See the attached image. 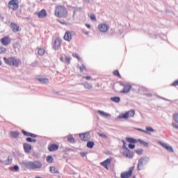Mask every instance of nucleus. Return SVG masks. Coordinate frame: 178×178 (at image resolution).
<instances>
[{
  "label": "nucleus",
  "instance_id": "obj_22",
  "mask_svg": "<svg viewBox=\"0 0 178 178\" xmlns=\"http://www.w3.org/2000/svg\"><path fill=\"white\" fill-rule=\"evenodd\" d=\"M38 81H40L42 84H48L49 81L47 78H38Z\"/></svg>",
  "mask_w": 178,
  "mask_h": 178
},
{
  "label": "nucleus",
  "instance_id": "obj_50",
  "mask_svg": "<svg viewBox=\"0 0 178 178\" xmlns=\"http://www.w3.org/2000/svg\"><path fill=\"white\" fill-rule=\"evenodd\" d=\"M79 70L80 72H84V70H86V66L81 65V67H79Z\"/></svg>",
  "mask_w": 178,
  "mask_h": 178
},
{
  "label": "nucleus",
  "instance_id": "obj_49",
  "mask_svg": "<svg viewBox=\"0 0 178 178\" xmlns=\"http://www.w3.org/2000/svg\"><path fill=\"white\" fill-rule=\"evenodd\" d=\"M76 12H81L83 10V8L81 7H76L74 8Z\"/></svg>",
  "mask_w": 178,
  "mask_h": 178
},
{
  "label": "nucleus",
  "instance_id": "obj_61",
  "mask_svg": "<svg viewBox=\"0 0 178 178\" xmlns=\"http://www.w3.org/2000/svg\"><path fill=\"white\" fill-rule=\"evenodd\" d=\"M161 99H164V101H168L167 99H165V98H163V97H162Z\"/></svg>",
  "mask_w": 178,
  "mask_h": 178
},
{
  "label": "nucleus",
  "instance_id": "obj_27",
  "mask_svg": "<svg viewBox=\"0 0 178 178\" xmlns=\"http://www.w3.org/2000/svg\"><path fill=\"white\" fill-rule=\"evenodd\" d=\"M97 113H99V115H101L102 116H103L104 118H108V116H111V114L105 113L101 110H98L97 111Z\"/></svg>",
  "mask_w": 178,
  "mask_h": 178
},
{
  "label": "nucleus",
  "instance_id": "obj_47",
  "mask_svg": "<svg viewBox=\"0 0 178 178\" xmlns=\"http://www.w3.org/2000/svg\"><path fill=\"white\" fill-rule=\"evenodd\" d=\"M174 120L176 123H178V113L174 115Z\"/></svg>",
  "mask_w": 178,
  "mask_h": 178
},
{
  "label": "nucleus",
  "instance_id": "obj_5",
  "mask_svg": "<svg viewBox=\"0 0 178 178\" xmlns=\"http://www.w3.org/2000/svg\"><path fill=\"white\" fill-rule=\"evenodd\" d=\"M8 8L12 9V10H17L19 9V1L18 0H11L8 3Z\"/></svg>",
  "mask_w": 178,
  "mask_h": 178
},
{
  "label": "nucleus",
  "instance_id": "obj_63",
  "mask_svg": "<svg viewBox=\"0 0 178 178\" xmlns=\"http://www.w3.org/2000/svg\"><path fill=\"white\" fill-rule=\"evenodd\" d=\"M1 163H3V161L2 160H0Z\"/></svg>",
  "mask_w": 178,
  "mask_h": 178
},
{
  "label": "nucleus",
  "instance_id": "obj_18",
  "mask_svg": "<svg viewBox=\"0 0 178 178\" xmlns=\"http://www.w3.org/2000/svg\"><path fill=\"white\" fill-rule=\"evenodd\" d=\"M10 26L14 33H17V31H19V26L15 23L12 22Z\"/></svg>",
  "mask_w": 178,
  "mask_h": 178
},
{
  "label": "nucleus",
  "instance_id": "obj_38",
  "mask_svg": "<svg viewBox=\"0 0 178 178\" xmlns=\"http://www.w3.org/2000/svg\"><path fill=\"white\" fill-rule=\"evenodd\" d=\"M98 136L102 137V138H104V140H108V136L105 135L104 134L99 133Z\"/></svg>",
  "mask_w": 178,
  "mask_h": 178
},
{
  "label": "nucleus",
  "instance_id": "obj_46",
  "mask_svg": "<svg viewBox=\"0 0 178 178\" xmlns=\"http://www.w3.org/2000/svg\"><path fill=\"white\" fill-rule=\"evenodd\" d=\"M122 143H123V145H122V148L124 149H129V148L127 147V146H126V142L124 140H122Z\"/></svg>",
  "mask_w": 178,
  "mask_h": 178
},
{
  "label": "nucleus",
  "instance_id": "obj_1",
  "mask_svg": "<svg viewBox=\"0 0 178 178\" xmlns=\"http://www.w3.org/2000/svg\"><path fill=\"white\" fill-rule=\"evenodd\" d=\"M23 165L26 168V169H31L32 170L41 169V168H42V163L38 161L24 162Z\"/></svg>",
  "mask_w": 178,
  "mask_h": 178
},
{
  "label": "nucleus",
  "instance_id": "obj_52",
  "mask_svg": "<svg viewBox=\"0 0 178 178\" xmlns=\"http://www.w3.org/2000/svg\"><path fill=\"white\" fill-rule=\"evenodd\" d=\"M13 170H15V172H17V170H19V165H14Z\"/></svg>",
  "mask_w": 178,
  "mask_h": 178
},
{
  "label": "nucleus",
  "instance_id": "obj_39",
  "mask_svg": "<svg viewBox=\"0 0 178 178\" xmlns=\"http://www.w3.org/2000/svg\"><path fill=\"white\" fill-rule=\"evenodd\" d=\"M135 152H136L138 155H143V152H144V150L143 149H138L135 150Z\"/></svg>",
  "mask_w": 178,
  "mask_h": 178
},
{
  "label": "nucleus",
  "instance_id": "obj_30",
  "mask_svg": "<svg viewBox=\"0 0 178 178\" xmlns=\"http://www.w3.org/2000/svg\"><path fill=\"white\" fill-rule=\"evenodd\" d=\"M140 159L143 161L145 165H147V163H148V162H149L150 159L149 156H145V157L140 158Z\"/></svg>",
  "mask_w": 178,
  "mask_h": 178
},
{
  "label": "nucleus",
  "instance_id": "obj_53",
  "mask_svg": "<svg viewBox=\"0 0 178 178\" xmlns=\"http://www.w3.org/2000/svg\"><path fill=\"white\" fill-rule=\"evenodd\" d=\"M30 137H33V138H37L38 136L34 134L31 133Z\"/></svg>",
  "mask_w": 178,
  "mask_h": 178
},
{
  "label": "nucleus",
  "instance_id": "obj_36",
  "mask_svg": "<svg viewBox=\"0 0 178 178\" xmlns=\"http://www.w3.org/2000/svg\"><path fill=\"white\" fill-rule=\"evenodd\" d=\"M26 140L28 143H37V140H35V138H26Z\"/></svg>",
  "mask_w": 178,
  "mask_h": 178
},
{
  "label": "nucleus",
  "instance_id": "obj_44",
  "mask_svg": "<svg viewBox=\"0 0 178 178\" xmlns=\"http://www.w3.org/2000/svg\"><path fill=\"white\" fill-rule=\"evenodd\" d=\"M6 52V49L5 47H0V54H5Z\"/></svg>",
  "mask_w": 178,
  "mask_h": 178
},
{
  "label": "nucleus",
  "instance_id": "obj_56",
  "mask_svg": "<svg viewBox=\"0 0 178 178\" xmlns=\"http://www.w3.org/2000/svg\"><path fill=\"white\" fill-rule=\"evenodd\" d=\"M60 60H61V62H63L65 63V59L63 58V56L60 57Z\"/></svg>",
  "mask_w": 178,
  "mask_h": 178
},
{
  "label": "nucleus",
  "instance_id": "obj_57",
  "mask_svg": "<svg viewBox=\"0 0 178 178\" xmlns=\"http://www.w3.org/2000/svg\"><path fill=\"white\" fill-rule=\"evenodd\" d=\"M57 22L60 23L61 24H66V22H62L60 20L58 19Z\"/></svg>",
  "mask_w": 178,
  "mask_h": 178
},
{
  "label": "nucleus",
  "instance_id": "obj_42",
  "mask_svg": "<svg viewBox=\"0 0 178 178\" xmlns=\"http://www.w3.org/2000/svg\"><path fill=\"white\" fill-rule=\"evenodd\" d=\"M136 130H138V131H142V133H145L146 134H149V132H148L147 131L141 129L140 128L136 129Z\"/></svg>",
  "mask_w": 178,
  "mask_h": 178
},
{
  "label": "nucleus",
  "instance_id": "obj_26",
  "mask_svg": "<svg viewBox=\"0 0 178 178\" xmlns=\"http://www.w3.org/2000/svg\"><path fill=\"white\" fill-rule=\"evenodd\" d=\"M111 101L115 102V104H119L120 102V97H112L110 98Z\"/></svg>",
  "mask_w": 178,
  "mask_h": 178
},
{
  "label": "nucleus",
  "instance_id": "obj_41",
  "mask_svg": "<svg viewBox=\"0 0 178 178\" xmlns=\"http://www.w3.org/2000/svg\"><path fill=\"white\" fill-rule=\"evenodd\" d=\"M72 56H74V58H76L78 60H81V58H80V56H79V54H77V53H74L72 54Z\"/></svg>",
  "mask_w": 178,
  "mask_h": 178
},
{
  "label": "nucleus",
  "instance_id": "obj_32",
  "mask_svg": "<svg viewBox=\"0 0 178 178\" xmlns=\"http://www.w3.org/2000/svg\"><path fill=\"white\" fill-rule=\"evenodd\" d=\"M10 136L13 137V138H17L19 136V132L17 131H11L10 132Z\"/></svg>",
  "mask_w": 178,
  "mask_h": 178
},
{
  "label": "nucleus",
  "instance_id": "obj_54",
  "mask_svg": "<svg viewBox=\"0 0 178 178\" xmlns=\"http://www.w3.org/2000/svg\"><path fill=\"white\" fill-rule=\"evenodd\" d=\"M172 126H173V127H175V129H177V130H178V124H177L173 122Z\"/></svg>",
  "mask_w": 178,
  "mask_h": 178
},
{
  "label": "nucleus",
  "instance_id": "obj_12",
  "mask_svg": "<svg viewBox=\"0 0 178 178\" xmlns=\"http://www.w3.org/2000/svg\"><path fill=\"white\" fill-rule=\"evenodd\" d=\"M35 15H37L40 19H44V17H47V10H45V9H42L38 13H35Z\"/></svg>",
  "mask_w": 178,
  "mask_h": 178
},
{
  "label": "nucleus",
  "instance_id": "obj_13",
  "mask_svg": "<svg viewBox=\"0 0 178 178\" xmlns=\"http://www.w3.org/2000/svg\"><path fill=\"white\" fill-rule=\"evenodd\" d=\"M131 90V84H126L124 86V88L122 90L120 91L121 94H127L129 91Z\"/></svg>",
  "mask_w": 178,
  "mask_h": 178
},
{
  "label": "nucleus",
  "instance_id": "obj_15",
  "mask_svg": "<svg viewBox=\"0 0 178 178\" xmlns=\"http://www.w3.org/2000/svg\"><path fill=\"white\" fill-rule=\"evenodd\" d=\"M23 147L26 154H30V152L31 151V146L30 144L24 143Z\"/></svg>",
  "mask_w": 178,
  "mask_h": 178
},
{
  "label": "nucleus",
  "instance_id": "obj_34",
  "mask_svg": "<svg viewBox=\"0 0 178 178\" xmlns=\"http://www.w3.org/2000/svg\"><path fill=\"white\" fill-rule=\"evenodd\" d=\"M72 60V58L67 57V56H65L64 63H67V65H70V60Z\"/></svg>",
  "mask_w": 178,
  "mask_h": 178
},
{
  "label": "nucleus",
  "instance_id": "obj_10",
  "mask_svg": "<svg viewBox=\"0 0 178 178\" xmlns=\"http://www.w3.org/2000/svg\"><path fill=\"white\" fill-rule=\"evenodd\" d=\"M158 144H160V145H161L163 148H165L169 152H173V147H172V146L166 143H162L161 141H159Z\"/></svg>",
  "mask_w": 178,
  "mask_h": 178
},
{
  "label": "nucleus",
  "instance_id": "obj_25",
  "mask_svg": "<svg viewBox=\"0 0 178 178\" xmlns=\"http://www.w3.org/2000/svg\"><path fill=\"white\" fill-rule=\"evenodd\" d=\"M12 161H13V159H12V156H8V159L6 160L5 161H3V163L5 165H11Z\"/></svg>",
  "mask_w": 178,
  "mask_h": 178
},
{
  "label": "nucleus",
  "instance_id": "obj_21",
  "mask_svg": "<svg viewBox=\"0 0 178 178\" xmlns=\"http://www.w3.org/2000/svg\"><path fill=\"white\" fill-rule=\"evenodd\" d=\"M67 140L71 144H74L76 143V140H74V138L73 137V135H68L67 136Z\"/></svg>",
  "mask_w": 178,
  "mask_h": 178
},
{
  "label": "nucleus",
  "instance_id": "obj_62",
  "mask_svg": "<svg viewBox=\"0 0 178 178\" xmlns=\"http://www.w3.org/2000/svg\"><path fill=\"white\" fill-rule=\"evenodd\" d=\"M2 65V61H1V60H0V66H1Z\"/></svg>",
  "mask_w": 178,
  "mask_h": 178
},
{
  "label": "nucleus",
  "instance_id": "obj_16",
  "mask_svg": "<svg viewBox=\"0 0 178 178\" xmlns=\"http://www.w3.org/2000/svg\"><path fill=\"white\" fill-rule=\"evenodd\" d=\"M60 42H61L60 39L59 38L56 39L54 42V48L56 51L59 49V47H60Z\"/></svg>",
  "mask_w": 178,
  "mask_h": 178
},
{
  "label": "nucleus",
  "instance_id": "obj_14",
  "mask_svg": "<svg viewBox=\"0 0 178 178\" xmlns=\"http://www.w3.org/2000/svg\"><path fill=\"white\" fill-rule=\"evenodd\" d=\"M59 149V145L55 144V143H53L50 145H49L48 147V149L50 152H52L54 151H57V149Z\"/></svg>",
  "mask_w": 178,
  "mask_h": 178
},
{
  "label": "nucleus",
  "instance_id": "obj_28",
  "mask_svg": "<svg viewBox=\"0 0 178 178\" xmlns=\"http://www.w3.org/2000/svg\"><path fill=\"white\" fill-rule=\"evenodd\" d=\"M50 172L53 174H56V175H58L59 171L58 170H56V168H55L54 166H51L50 167Z\"/></svg>",
  "mask_w": 178,
  "mask_h": 178
},
{
  "label": "nucleus",
  "instance_id": "obj_24",
  "mask_svg": "<svg viewBox=\"0 0 178 178\" xmlns=\"http://www.w3.org/2000/svg\"><path fill=\"white\" fill-rule=\"evenodd\" d=\"M81 85L83 86H84L85 88H86V90H91V88H92V84L89 83L88 82H86L84 83H81Z\"/></svg>",
  "mask_w": 178,
  "mask_h": 178
},
{
  "label": "nucleus",
  "instance_id": "obj_19",
  "mask_svg": "<svg viewBox=\"0 0 178 178\" xmlns=\"http://www.w3.org/2000/svg\"><path fill=\"white\" fill-rule=\"evenodd\" d=\"M1 43L3 45H9L10 44V39L8 37H4L1 39Z\"/></svg>",
  "mask_w": 178,
  "mask_h": 178
},
{
  "label": "nucleus",
  "instance_id": "obj_51",
  "mask_svg": "<svg viewBox=\"0 0 178 178\" xmlns=\"http://www.w3.org/2000/svg\"><path fill=\"white\" fill-rule=\"evenodd\" d=\"M172 86H174V87H176V86H178V80L174 81V82L172 83Z\"/></svg>",
  "mask_w": 178,
  "mask_h": 178
},
{
  "label": "nucleus",
  "instance_id": "obj_55",
  "mask_svg": "<svg viewBox=\"0 0 178 178\" xmlns=\"http://www.w3.org/2000/svg\"><path fill=\"white\" fill-rule=\"evenodd\" d=\"M83 79H86V80H90L91 79V76H83Z\"/></svg>",
  "mask_w": 178,
  "mask_h": 178
},
{
  "label": "nucleus",
  "instance_id": "obj_45",
  "mask_svg": "<svg viewBox=\"0 0 178 178\" xmlns=\"http://www.w3.org/2000/svg\"><path fill=\"white\" fill-rule=\"evenodd\" d=\"M22 133H23L24 136H28L29 137H30V135L31 134V133L27 132V131H26L24 130H22Z\"/></svg>",
  "mask_w": 178,
  "mask_h": 178
},
{
  "label": "nucleus",
  "instance_id": "obj_59",
  "mask_svg": "<svg viewBox=\"0 0 178 178\" xmlns=\"http://www.w3.org/2000/svg\"><path fill=\"white\" fill-rule=\"evenodd\" d=\"M86 27L88 29H90L91 28V26L90 24H86Z\"/></svg>",
  "mask_w": 178,
  "mask_h": 178
},
{
  "label": "nucleus",
  "instance_id": "obj_29",
  "mask_svg": "<svg viewBox=\"0 0 178 178\" xmlns=\"http://www.w3.org/2000/svg\"><path fill=\"white\" fill-rule=\"evenodd\" d=\"M138 143H140V144H141V145H144V147H148V145H149L148 142H145L141 139H138Z\"/></svg>",
  "mask_w": 178,
  "mask_h": 178
},
{
  "label": "nucleus",
  "instance_id": "obj_48",
  "mask_svg": "<svg viewBox=\"0 0 178 178\" xmlns=\"http://www.w3.org/2000/svg\"><path fill=\"white\" fill-rule=\"evenodd\" d=\"M128 147H129V148H130V149H134V148H136V145H134L131 143L129 144Z\"/></svg>",
  "mask_w": 178,
  "mask_h": 178
},
{
  "label": "nucleus",
  "instance_id": "obj_9",
  "mask_svg": "<svg viewBox=\"0 0 178 178\" xmlns=\"http://www.w3.org/2000/svg\"><path fill=\"white\" fill-rule=\"evenodd\" d=\"M98 29L101 33H106L109 29V25L106 24H100L98 26Z\"/></svg>",
  "mask_w": 178,
  "mask_h": 178
},
{
  "label": "nucleus",
  "instance_id": "obj_23",
  "mask_svg": "<svg viewBox=\"0 0 178 178\" xmlns=\"http://www.w3.org/2000/svg\"><path fill=\"white\" fill-rule=\"evenodd\" d=\"M126 140L132 144H137L138 143V139H134L133 138H126Z\"/></svg>",
  "mask_w": 178,
  "mask_h": 178
},
{
  "label": "nucleus",
  "instance_id": "obj_2",
  "mask_svg": "<svg viewBox=\"0 0 178 178\" xmlns=\"http://www.w3.org/2000/svg\"><path fill=\"white\" fill-rule=\"evenodd\" d=\"M55 16L57 17H66L67 16V10L62 6H58L55 8Z\"/></svg>",
  "mask_w": 178,
  "mask_h": 178
},
{
  "label": "nucleus",
  "instance_id": "obj_58",
  "mask_svg": "<svg viewBox=\"0 0 178 178\" xmlns=\"http://www.w3.org/2000/svg\"><path fill=\"white\" fill-rule=\"evenodd\" d=\"M81 156H86V155H87V153L83 152V153H81Z\"/></svg>",
  "mask_w": 178,
  "mask_h": 178
},
{
  "label": "nucleus",
  "instance_id": "obj_11",
  "mask_svg": "<svg viewBox=\"0 0 178 178\" xmlns=\"http://www.w3.org/2000/svg\"><path fill=\"white\" fill-rule=\"evenodd\" d=\"M74 34V32H70V31L65 32L64 35V40L65 41H67L68 42H70V41H72V37Z\"/></svg>",
  "mask_w": 178,
  "mask_h": 178
},
{
  "label": "nucleus",
  "instance_id": "obj_20",
  "mask_svg": "<svg viewBox=\"0 0 178 178\" xmlns=\"http://www.w3.org/2000/svg\"><path fill=\"white\" fill-rule=\"evenodd\" d=\"M124 155L128 158H133V156H134V153L128 149L127 152L124 153Z\"/></svg>",
  "mask_w": 178,
  "mask_h": 178
},
{
  "label": "nucleus",
  "instance_id": "obj_60",
  "mask_svg": "<svg viewBox=\"0 0 178 178\" xmlns=\"http://www.w3.org/2000/svg\"><path fill=\"white\" fill-rule=\"evenodd\" d=\"M75 15H76V10L73 12V17H74Z\"/></svg>",
  "mask_w": 178,
  "mask_h": 178
},
{
  "label": "nucleus",
  "instance_id": "obj_3",
  "mask_svg": "<svg viewBox=\"0 0 178 178\" xmlns=\"http://www.w3.org/2000/svg\"><path fill=\"white\" fill-rule=\"evenodd\" d=\"M3 60L6 65H9V66H15L17 67L19 66V63H20V60L16 59L15 57H10V58H3Z\"/></svg>",
  "mask_w": 178,
  "mask_h": 178
},
{
  "label": "nucleus",
  "instance_id": "obj_40",
  "mask_svg": "<svg viewBox=\"0 0 178 178\" xmlns=\"http://www.w3.org/2000/svg\"><path fill=\"white\" fill-rule=\"evenodd\" d=\"M146 130L147 132L150 131L151 133H154V131H155V130L151 127H147Z\"/></svg>",
  "mask_w": 178,
  "mask_h": 178
},
{
  "label": "nucleus",
  "instance_id": "obj_43",
  "mask_svg": "<svg viewBox=\"0 0 178 178\" xmlns=\"http://www.w3.org/2000/svg\"><path fill=\"white\" fill-rule=\"evenodd\" d=\"M113 74H114V76H117L118 77H120V74L119 73L118 70H115L113 72Z\"/></svg>",
  "mask_w": 178,
  "mask_h": 178
},
{
  "label": "nucleus",
  "instance_id": "obj_35",
  "mask_svg": "<svg viewBox=\"0 0 178 178\" xmlns=\"http://www.w3.org/2000/svg\"><path fill=\"white\" fill-rule=\"evenodd\" d=\"M94 144H95L94 142L89 141V142L87 143L86 146H87L88 148H92L94 147Z\"/></svg>",
  "mask_w": 178,
  "mask_h": 178
},
{
  "label": "nucleus",
  "instance_id": "obj_4",
  "mask_svg": "<svg viewBox=\"0 0 178 178\" xmlns=\"http://www.w3.org/2000/svg\"><path fill=\"white\" fill-rule=\"evenodd\" d=\"M134 115H136V111L131 110L126 112L124 114H120L118 118V119H127L128 118H134Z\"/></svg>",
  "mask_w": 178,
  "mask_h": 178
},
{
  "label": "nucleus",
  "instance_id": "obj_37",
  "mask_svg": "<svg viewBox=\"0 0 178 178\" xmlns=\"http://www.w3.org/2000/svg\"><path fill=\"white\" fill-rule=\"evenodd\" d=\"M89 17L90 20H92L93 22H97V17H95V15L91 14L90 15H89Z\"/></svg>",
  "mask_w": 178,
  "mask_h": 178
},
{
  "label": "nucleus",
  "instance_id": "obj_8",
  "mask_svg": "<svg viewBox=\"0 0 178 178\" xmlns=\"http://www.w3.org/2000/svg\"><path fill=\"white\" fill-rule=\"evenodd\" d=\"M79 137L82 141H88L91 138V135L90 132H86L85 134H80Z\"/></svg>",
  "mask_w": 178,
  "mask_h": 178
},
{
  "label": "nucleus",
  "instance_id": "obj_31",
  "mask_svg": "<svg viewBox=\"0 0 178 178\" xmlns=\"http://www.w3.org/2000/svg\"><path fill=\"white\" fill-rule=\"evenodd\" d=\"M38 54L40 56H42V55H44L45 54V49H44V48H39L38 50Z\"/></svg>",
  "mask_w": 178,
  "mask_h": 178
},
{
  "label": "nucleus",
  "instance_id": "obj_7",
  "mask_svg": "<svg viewBox=\"0 0 178 178\" xmlns=\"http://www.w3.org/2000/svg\"><path fill=\"white\" fill-rule=\"evenodd\" d=\"M112 162V159H107L106 160L102 161L100 163V165L103 166L106 170H109V165H111V163Z\"/></svg>",
  "mask_w": 178,
  "mask_h": 178
},
{
  "label": "nucleus",
  "instance_id": "obj_33",
  "mask_svg": "<svg viewBox=\"0 0 178 178\" xmlns=\"http://www.w3.org/2000/svg\"><path fill=\"white\" fill-rule=\"evenodd\" d=\"M46 161L49 163H52V162H54V157H52V156H47Z\"/></svg>",
  "mask_w": 178,
  "mask_h": 178
},
{
  "label": "nucleus",
  "instance_id": "obj_17",
  "mask_svg": "<svg viewBox=\"0 0 178 178\" xmlns=\"http://www.w3.org/2000/svg\"><path fill=\"white\" fill-rule=\"evenodd\" d=\"M144 165H145L144 161L140 159L138 163V170H143L144 169Z\"/></svg>",
  "mask_w": 178,
  "mask_h": 178
},
{
  "label": "nucleus",
  "instance_id": "obj_6",
  "mask_svg": "<svg viewBox=\"0 0 178 178\" xmlns=\"http://www.w3.org/2000/svg\"><path fill=\"white\" fill-rule=\"evenodd\" d=\"M133 170H134V166L131 167L128 171L122 172L121 174V178H129V177H131V175L133 173Z\"/></svg>",
  "mask_w": 178,
  "mask_h": 178
}]
</instances>
